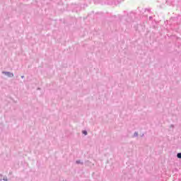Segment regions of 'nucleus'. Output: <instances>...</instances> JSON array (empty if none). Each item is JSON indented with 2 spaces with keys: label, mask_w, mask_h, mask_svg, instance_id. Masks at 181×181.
I'll return each mask as SVG.
<instances>
[{
  "label": "nucleus",
  "mask_w": 181,
  "mask_h": 181,
  "mask_svg": "<svg viewBox=\"0 0 181 181\" xmlns=\"http://www.w3.org/2000/svg\"><path fill=\"white\" fill-rule=\"evenodd\" d=\"M24 77H25L24 76H21V78H24Z\"/></svg>",
  "instance_id": "8"
},
{
  "label": "nucleus",
  "mask_w": 181,
  "mask_h": 181,
  "mask_svg": "<svg viewBox=\"0 0 181 181\" xmlns=\"http://www.w3.org/2000/svg\"><path fill=\"white\" fill-rule=\"evenodd\" d=\"M3 180L8 181V180H6V178H4Z\"/></svg>",
  "instance_id": "7"
},
{
  "label": "nucleus",
  "mask_w": 181,
  "mask_h": 181,
  "mask_svg": "<svg viewBox=\"0 0 181 181\" xmlns=\"http://www.w3.org/2000/svg\"><path fill=\"white\" fill-rule=\"evenodd\" d=\"M82 134H83V135H87V131H86V130H83V131H82Z\"/></svg>",
  "instance_id": "4"
},
{
  "label": "nucleus",
  "mask_w": 181,
  "mask_h": 181,
  "mask_svg": "<svg viewBox=\"0 0 181 181\" xmlns=\"http://www.w3.org/2000/svg\"><path fill=\"white\" fill-rule=\"evenodd\" d=\"M177 158H178V159H181V153H178L177 154Z\"/></svg>",
  "instance_id": "3"
},
{
  "label": "nucleus",
  "mask_w": 181,
  "mask_h": 181,
  "mask_svg": "<svg viewBox=\"0 0 181 181\" xmlns=\"http://www.w3.org/2000/svg\"><path fill=\"white\" fill-rule=\"evenodd\" d=\"M139 135L138 132H135L133 134V138H136L139 136Z\"/></svg>",
  "instance_id": "2"
},
{
  "label": "nucleus",
  "mask_w": 181,
  "mask_h": 181,
  "mask_svg": "<svg viewBox=\"0 0 181 181\" xmlns=\"http://www.w3.org/2000/svg\"><path fill=\"white\" fill-rule=\"evenodd\" d=\"M170 128L171 129H173V128H175V124H170Z\"/></svg>",
  "instance_id": "5"
},
{
  "label": "nucleus",
  "mask_w": 181,
  "mask_h": 181,
  "mask_svg": "<svg viewBox=\"0 0 181 181\" xmlns=\"http://www.w3.org/2000/svg\"><path fill=\"white\" fill-rule=\"evenodd\" d=\"M2 74H5V76H7V77H9L10 78H12V77H13V73L12 72L3 71Z\"/></svg>",
  "instance_id": "1"
},
{
  "label": "nucleus",
  "mask_w": 181,
  "mask_h": 181,
  "mask_svg": "<svg viewBox=\"0 0 181 181\" xmlns=\"http://www.w3.org/2000/svg\"><path fill=\"white\" fill-rule=\"evenodd\" d=\"M76 163H81V160H76Z\"/></svg>",
  "instance_id": "6"
}]
</instances>
